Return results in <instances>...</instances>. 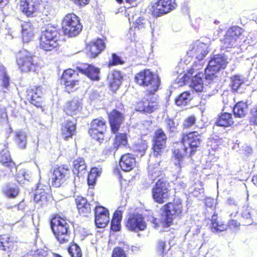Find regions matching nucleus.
<instances>
[{"instance_id": "nucleus-1", "label": "nucleus", "mask_w": 257, "mask_h": 257, "mask_svg": "<svg viewBox=\"0 0 257 257\" xmlns=\"http://www.w3.org/2000/svg\"><path fill=\"white\" fill-rule=\"evenodd\" d=\"M202 133L198 131L183 133L179 142L172 151L173 157L177 162V165L181 168V163L187 154L189 157L194 155L200 147Z\"/></svg>"}, {"instance_id": "nucleus-2", "label": "nucleus", "mask_w": 257, "mask_h": 257, "mask_svg": "<svg viewBox=\"0 0 257 257\" xmlns=\"http://www.w3.org/2000/svg\"><path fill=\"white\" fill-rule=\"evenodd\" d=\"M107 118L110 132L115 134L113 140V147L115 150L126 147L128 145V136L125 133H118L123 123L125 116L116 109H113L107 113Z\"/></svg>"}, {"instance_id": "nucleus-3", "label": "nucleus", "mask_w": 257, "mask_h": 257, "mask_svg": "<svg viewBox=\"0 0 257 257\" xmlns=\"http://www.w3.org/2000/svg\"><path fill=\"white\" fill-rule=\"evenodd\" d=\"M49 224L55 238L60 244L69 241L71 234L70 225V221L65 217L54 213L51 215Z\"/></svg>"}, {"instance_id": "nucleus-4", "label": "nucleus", "mask_w": 257, "mask_h": 257, "mask_svg": "<svg viewBox=\"0 0 257 257\" xmlns=\"http://www.w3.org/2000/svg\"><path fill=\"white\" fill-rule=\"evenodd\" d=\"M163 218L160 223L164 228H167L173 224L174 220L180 219L184 212V207L182 200L180 198H174L168 202L161 208Z\"/></svg>"}, {"instance_id": "nucleus-5", "label": "nucleus", "mask_w": 257, "mask_h": 257, "mask_svg": "<svg viewBox=\"0 0 257 257\" xmlns=\"http://www.w3.org/2000/svg\"><path fill=\"white\" fill-rule=\"evenodd\" d=\"M134 81L139 86L150 87V89L146 91L147 96L155 94L161 85L159 76L150 69H144L137 73L134 77Z\"/></svg>"}, {"instance_id": "nucleus-6", "label": "nucleus", "mask_w": 257, "mask_h": 257, "mask_svg": "<svg viewBox=\"0 0 257 257\" xmlns=\"http://www.w3.org/2000/svg\"><path fill=\"white\" fill-rule=\"evenodd\" d=\"M60 41V33L57 27L48 26L39 38V47L44 51L57 50Z\"/></svg>"}, {"instance_id": "nucleus-7", "label": "nucleus", "mask_w": 257, "mask_h": 257, "mask_svg": "<svg viewBox=\"0 0 257 257\" xmlns=\"http://www.w3.org/2000/svg\"><path fill=\"white\" fill-rule=\"evenodd\" d=\"M16 62L22 73H37L41 68V65L36 59V57L27 51L19 52L17 54Z\"/></svg>"}, {"instance_id": "nucleus-8", "label": "nucleus", "mask_w": 257, "mask_h": 257, "mask_svg": "<svg viewBox=\"0 0 257 257\" xmlns=\"http://www.w3.org/2000/svg\"><path fill=\"white\" fill-rule=\"evenodd\" d=\"M170 183L164 178L157 180L152 188V197L154 201L163 204L171 197Z\"/></svg>"}, {"instance_id": "nucleus-9", "label": "nucleus", "mask_w": 257, "mask_h": 257, "mask_svg": "<svg viewBox=\"0 0 257 257\" xmlns=\"http://www.w3.org/2000/svg\"><path fill=\"white\" fill-rule=\"evenodd\" d=\"M244 30L238 26L229 27L221 40L225 49L235 47L244 38Z\"/></svg>"}, {"instance_id": "nucleus-10", "label": "nucleus", "mask_w": 257, "mask_h": 257, "mask_svg": "<svg viewBox=\"0 0 257 257\" xmlns=\"http://www.w3.org/2000/svg\"><path fill=\"white\" fill-rule=\"evenodd\" d=\"M107 129L106 120L102 117L93 119L88 129L91 139L102 144L105 139V133Z\"/></svg>"}, {"instance_id": "nucleus-11", "label": "nucleus", "mask_w": 257, "mask_h": 257, "mask_svg": "<svg viewBox=\"0 0 257 257\" xmlns=\"http://www.w3.org/2000/svg\"><path fill=\"white\" fill-rule=\"evenodd\" d=\"M82 28L79 17H65L62 21L61 29L63 35L67 37L77 36L82 31Z\"/></svg>"}, {"instance_id": "nucleus-12", "label": "nucleus", "mask_w": 257, "mask_h": 257, "mask_svg": "<svg viewBox=\"0 0 257 257\" xmlns=\"http://www.w3.org/2000/svg\"><path fill=\"white\" fill-rule=\"evenodd\" d=\"M78 73L74 69L68 68L63 71L60 77V83L64 86V91L68 93L77 89L80 80L76 78Z\"/></svg>"}, {"instance_id": "nucleus-13", "label": "nucleus", "mask_w": 257, "mask_h": 257, "mask_svg": "<svg viewBox=\"0 0 257 257\" xmlns=\"http://www.w3.org/2000/svg\"><path fill=\"white\" fill-rule=\"evenodd\" d=\"M167 135L162 128L159 127L155 130L152 141V150L155 157L163 154L167 147Z\"/></svg>"}, {"instance_id": "nucleus-14", "label": "nucleus", "mask_w": 257, "mask_h": 257, "mask_svg": "<svg viewBox=\"0 0 257 257\" xmlns=\"http://www.w3.org/2000/svg\"><path fill=\"white\" fill-rule=\"evenodd\" d=\"M70 175L69 167L66 165H58L51 171L50 180L52 186L58 188L65 184Z\"/></svg>"}, {"instance_id": "nucleus-15", "label": "nucleus", "mask_w": 257, "mask_h": 257, "mask_svg": "<svg viewBox=\"0 0 257 257\" xmlns=\"http://www.w3.org/2000/svg\"><path fill=\"white\" fill-rule=\"evenodd\" d=\"M226 61L223 56L218 54L214 55L209 61L205 71V78L213 80L216 77L215 74L226 67Z\"/></svg>"}, {"instance_id": "nucleus-16", "label": "nucleus", "mask_w": 257, "mask_h": 257, "mask_svg": "<svg viewBox=\"0 0 257 257\" xmlns=\"http://www.w3.org/2000/svg\"><path fill=\"white\" fill-rule=\"evenodd\" d=\"M125 226L130 231L139 232L146 229L147 223L142 214L133 213L127 218Z\"/></svg>"}, {"instance_id": "nucleus-17", "label": "nucleus", "mask_w": 257, "mask_h": 257, "mask_svg": "<svg viewBox=\"0 0 257 257\" xmlns=\"http://www.w3.org/2000/svg\"><path fill=\"white\" fill-rule=\"evenodd\" d=\"M157 99L154 97H144L138 101L135 104V110L143 114H150L158 109Z\"/></svg>"}, {"instance_id": "nucleus-18", "label": "nucleus", "mask_w": 257, "mask_h": 257, "mask_svg": "<svg viewBox=\"0 0 257 257\" xmlns=\"http://www.w3.org/2000/svg\"><path fill=\"white\" fill-rule=\"evenodd\" d=\"M94 221L98 228H104L109 222V212L107 208L99 205H96L94 208Z\"/></svg>"}, {"instance_id": "nucleus-19", "label": "nucleus", "mask_w": 257, "mask_h": 257, "mask_svg": "<svg viewBox=\"0 0 257 257\" xmlns=\"http://www.w3.org/2000/svg\"><path fill=\"white\" fill-rule=\"evenodd\" d=\"M105 49V44L102 39L97 38L86 43L85 50L91 58H95Z\"/></svg>"}, {"instance_id": "nucleus-20", "label": "nucleus", "mask_w": 257, "mask_h": 257, "mask_svg": "<svg viewBox=\"0 0 257 257\" xmlns=\"http://www.w3.org/2000/svg\"><path fill=\"white\" fill-rule=\"evenodd\" d=\"M42 88L35 86L27 91V97L29 102L37 107H42L43 99Z\"/></svg>"}, {"instance_id": "nucleus-21", "label": "nucleus", "mask_w": 257, "mask_h": 257, "mask_svg": "<svg viewBox=\"0 0 257 257\" xmlns=\"http://www.w3.org/2000/svg\"><path fill=\"white\" fill-rule=\"evenodd\" d=\"M118 163L121 169L124 172H127L135 168L137 161L134 155L127 153L121 156Z\"/></svg>"}, {"instance_id": "nucleus-22", "label": "nucleus", "mask_w": 257, "mask_h": 257, "mask_svg": "<svg viewBox=\"0 0 257 257\" xmlns=\"http://www.w3.org/2000/svg\"><path fill=\"white\" fill-rule=\"evenodd\" d=\"M76 130V123L68 120L61 124L60 135L63 140L68 141L72 139Z\"/></svg>"}, {"instance_id": "nucleus-23", "label": "nucleus", "mask_w": 257, "mask_h": 257, "mask_svg": "<svg viewBox=\"0 0 257 257\" xmlns=\"http://www.w3.org/2000/svg\"><path fill=\"white\" fill-rule=\"evenodd\" d=\"M82 109V103L81 100L73 99L66 103L63 111L67 115L73 116L80 113Z\"/></svg>"}, {"instance_id": "nucleus-24", "label": "nucleus", "mask_w": 257, "mask_h": 257, "mask_svg": "<svg viewBox=\"0 0 257 257\" xmlns=\"http://www.w3.org/2000/svg\"><path fill=\"white\" fill-rule=\"evenodd\" d=\"M17 241L9 233L0 234V250L9 252L16 246Z\"/></svg>"}, {"instance_id": "nucleus-25", "label": "nucleus", "mask_w": 257, "mask_h": 257, "mask_svg": "<svg viewBox=\"0 0 257 257\" xmlns=\"http://www.w3.org/2000/svg\"><path fill=\"white\" fill-rule=\"evenodd\" d=\"M122 80V76L119 71L113 70L109 73L107 77V82L109 89L115 92L119 87Z\"/></svg>"}, {"instance_id": "nucleus-26", "label": "nucleus", "mask_w": 257, "mask_h": 257, "mask_svg": "<svg viewBox=\"0 0 257 257\" xmlns=\"http://www.w3.org/2000/svg\"><path fill=\"white\" fill-rule=\"evenodd\" d=\"M175 0H159L156 13L159 15L166 14L174 10L177 6Z\"/></svg>"}, {"instance_id": "nucleus-27", "label": "nucleus", "mask_w": 257, "mask_h": 257, "mask_svg": "<svg viewBox=\"0 0 257 257\" xmlns=\"http://www.w3.org/2000/svg\"><path fill=\"white\" fill-rule=\"evenodd\" d=\"M21 27L23 42L27 43L32 41L35 34V29L30 21H24L21 24Z\"/></svg>"}, {"instance_id": "nucleus-28", "label": "nucleus", "mask_w": 257, "mask_h": 257, "mask_svg": "<svg viewBox=\"0 0 257 257\" xmlns=\"http://www.w3.org/2000/svg\"><path fill=\"white\" fill-rule=\"evenodd\" d=\"M75 203L80 215L87 216L91 212V206L87 199L82 196H77Z\"/></svg>"}, {"instance_id": "nucleus-29", "label": "nucleus", "mask_w": 257, "mask_h": 257, "mask_svg": "<svg viewBox=\"0 0 257 257\" xmlns=\"http://www.w3.org/2000/svg\"><path fill=\"white\" fill-rule=\"evenodd\" d=\"M51 196L42 189H38L34 196V201L41 207L49 205Z\"/></svg>"}, {"instance_id": "nucleus-30", "label": "nucleus", "mask_w": 257, "mask_h": 257, "mask_svg": "<svg viewBox=\"0 0 257 257\" xmlns=\"http://www.w3.org/2000/svg\"><path fill=\"white\" fill-rule=\"evenodd\" d=\"M249 104L248 101H239L234 104L232 111L235 117L243 118L247 114Z\"/></svg>"}, {"instance_id": "nucleus-31", "label": "nucleus", "mask_w": 257, "mask_h": 257, "mask_svg": "<svg viewBox=\"0 0 257 257\" xmlns=\"http://www.w3.org/2000/svg\"><path fill=\"white\" fill-rule=\"evenodd\" d=\"M77 70L80 73L87 76L91 80L98 81L100 79L99 69L92 65L88 64L85 68L77 67Z\"/></svg>"}, {"instance_id": "nucleus-32", "label": "nucleus", "mask_w": 257, "mask_h": 257, "mask_svg": "<svg viewBox=\"0 0 257 257\" xmlns=\"http://www.w3.org/2000/svg\"><path fill=\"white\" fill-rule=\"evenodd\" d=\"M234 120L231 113L224 112L220 113L217 116L215 121L217 126L227 127L232 125Z\"/></svg>"}, {"instance_id": "nucleus-33", "label": "nucleus", "mask_w": 257, "mask_h": 257, "mask_svg": "<svg viewBox=\"0 0 257 257\" xmlns=\"http://www.w3.org/2000/svg\"><path fill=\"white\" fill-rule=\"evenodd\" d=\"M86 164L84 160L81 158H77L73 163V173L78 176H82L86 172Z\"/></svg>"}, {"instance_id": "nucleus-34", "label": "nucleus", "mask_w": 257, "mask_h": 257, "mask_svg": "<svg viewBox=\"0 0 257 257\" xmlns=\"http://www.w3.org/2000/svg\"><path fill=\"white\" fill-rule=\"evenodd\" d=\"M210 228L214 231H224L227 229L226 224L220 221L216 213H214L210 219Z\"/></svg>"}, {"instance_id": "nucleus-35", "label": "nucleus", "mask_w": 257, "mask_h": 257, "mask_svg": "<svg viewBox=\"0 0 257 257\" xmlns=\"http://www.w3.org/2000/svg\"><path fill=\"white\" fill-rule=\"evenodd\" d=\"M122 219V212L120 210H116L111 221L110 228L113 231H119L121 228L120 222Z\"/></svg>"}, {"instance_id": "nucleus-36", "label": "nucleus", "mask_w": 257, "mask_h": 257, "mask_svg": "<svg viewBox=\"0 0 257 257\" xmlns=\"http://www.w3.org/2000/svg\"><path fill=\"white\" fill-rule=\"evenodd\" d=\"M242 220L241 222L243 225L250 224L252 222L251 210L248 206H244L242 208L241 213Z\"/></svg>"}, {"instance_id": "nucleus-37", "label": "nucleus", "mask_w": 257, "mask_h": 257, "mask_svg": "<svg viewBox=\"0 0 257 257\" xmlns=\"http://www.w3.org/2000/svg\"><path fill=\"white\" fill-rule=\"evenodd\" d=\"M15 140L20 149H25L27 145V135L26 133L22 131L16 132Z\"/></svg>"}, {"instance_id": "nucleus-38", "label": "nucleus", "mask_w": 257, "mask_h": 257, "mask_svg": "<svg viewBox=\"0 0 257 257\" xmlns=\"http://www.w3.org/2000/svg\"><path fill=\"white\" fill-rule=\"evenodd\" d=\"M67 249L71 257H82L83 256L80 247L74 242L70 243Z\"/></svg>"}, {"instance_id": "nucleus-39", "label": "nucleus", "mask_w": 257, "mask_h": 257, "mask_svg": "<svg viewBox=\"0 0 257 257\" xmlns=\"http://www.w3.org/2000/svg\"><path fill=\"white\" fill-rule=\"evenodd\" d=\"M148 148V143L146 141L141 140L136 143L133 147V151L138 155L140 156H144Z\"/></svg>"}, {"instance_id": "nucleus-40", "label": "nucleus", "mask_w": 257, "mask_h": 257, "mask_svg": "<svg viewBox=\"0 0 257 257\" xmlns=\"http://www.w3.org/2000/svg\"><path fill=\"white\" fill-rule=\"evenodd\" d=\"M191 100L190 94L189 91H184L175 98V103L178 106H185Z\"/></svg>"}, {"instance_id": "nucleus-41", "label": "nucleus", "mask_w": 257, "mask_h": 257, "mask_svg": "<svg viewBox=\"0 0 257 257\" xmlns=\"http://www.w3.org/2000/svg\"><path fill=\"white\" fill-rule=\"evenodd\" d=\"M100 173L101 172L96 167H93L90 169L87 177V183L89 186H93L96 183V179Z\"/></svg>"}, {"instance_id": "nucleus-42", "label": "nucleus", "mask_w": 257, "mask_h": 257, "mask_svg": "<svg viewBox=\"0 0 257 257\" xmlns=\"http://www.w3.org/2000/svg\"><path fill=\"white\" fill-rule=\"evenodd\" d=\"M197 116L195 114H191L186 117L182 122V127L183 130H188L195 125L197 122Z\"/></svg>"}, {"instance_id": "nucleus-43", "label": "nucleus", "mask_w": 257, "mask_h": 257, "mask_svg": "<svg viewBox=\"0 0 257 257\" xmlns=\"http://www.w3.org/2000/svg\"><path fill=\"white\" fill-rule=\"evenodd\" d=\"M248 120L249 125L257 126V103L250 108Z\"/></svg>"}, {"instance_id": "nucleus-44", "label": "nucleus", "mask_w": 257, "mask_h": 257, "mask_svg": "<svg viewBox=\"0 0 257 257\" xmlns=\"http://www.w3.org/2000/svg\"><path fill=\"white\" fill-rule=\"evenodd\" d=\"M4 194L9 198H15L19 193V189L18 187H14L7 185L3 190Z\"/></svg>"}, {"instance_id": "nucleus-45", "label": "nucleus", "mask_w": 257, "mask_h": 257, "mask_svg": "<svg viewBox=\"0 0 257 257\" xmlns=\"http://www.w3.org/2000/svg\"><path fill=\"white\" fill-rule=\"evenodd\" d=\"M191 86L196 92H201L203 89L202 79L196 75L194 76L191 79Z\"/></svg>"}, {"instance_id": "nucleus-46", "label": "nucleus", "mask_w": 257, "mask_h": 257, "mask_svg": "<svg viewBox=\"0 0 257 257\" xmlns=\"http://www.w3.org/2000/svg\"><path fill=\"white\" fill-rule=\"evenodd\" d=\"M124 63V61L120 56L116 53H113L111 54V58L108 61L107 65L109 68H110L114 66L123 65Z\"/></svg>"}, {"instance_id": "nucleus-47", "label": "nucleus", "mask_w": 257, "mask_h": 257, "mask_svg": "<svg viewBox=\"0 0 257 257\" xmlns=\"http://www.w3.org/2000/svg\"><path fill=\"white\" fill-rule=\"evenodd\" d=\"M111 257H127L125 250L120 246L114 247L112 250Z\"/></svg>"}, {"instance_id": "nucleus-48", "label": "nucleus", "mask_w": 257, "mask_h": 257, "mask_svg": "<svg viewBox=\"0 0 257 257\" xmlns=\"http://www.w3.org/2000/svg\"><path fill=\"white\" fill-rule=\"evenodd\" d=\"M243 83V80L239 76L235 75L231 78V86L232 89L237 90Z\"/></svg>"}, {"instance_id": "nucleus-49", "label": "nucleus", "mask_w": 257, "mask_h": 257, "mask_svg": "<svg viewBox=\"0 0 257 257\" xmlns=\"http://www.w3.org/2000/svg\"><path fill=\"white\" fill-rule=\"evenodd\" d=\"M196 58L199 61H200L204 59V58L208 54V51L201 47H197V48L196 49Z\"/></svg>"}, {"instance_id": "nucleus-50", "label": "nucleus", "mask_w": 257, "mask_h": 257, "mask_svg": "<svg viewBox=\"0 0 257 257\" xmlns=\"http://www.w3.org/2000/svg\"><path fill=\"white\" fill-rule=\"evenodd\" d=\"M166 247V242L165 240H160L157 242L156 249L157 251L161 255H164L165 254V248Z\"/></svg>"}, {"instance_id": "nucleus-51", "label": "nucleus", "mask_w": 257, "mask_h": 257, "mask_svg": "<svg viewBox=\"0 0 257 257\" xmlns=\"http://www.w3.org/2000/svg\"><path fill=\"white\" fill-rule=\"evenodd\" d=\"M2 165L11 172L16 171L17 170V166L13 160H10L9 161H6L5 163L3 164Z\"/></svg>"}, {"instance_id": "nucleus-52", "label": "nucleus", "mask_w": 257, "mask_h": 257, "mask_svg": "<svg viewBox=\"0 0 257 257\" xmlns=\"http://www.w3.org/2000/svg\"><path fill=\"white\" fill-rule=\"evenodd\" d=\"M240 222L236 219H229L226 224L227 229H236L239 228L240 226Z\"/></svg>"}, {"instance_id": "nucleus-53", "label": "nucleus", "mask_w": 257, "mask_h": 257, "mask_svg": "<svg viewBox=\"0 0 257 257\" xmlns=\"http://www.w3.org/2000/svg\"><path fill=\"white\" fill-rule=\"evenodd\" d=\"M134 28L141 29L145 27L144 19L143 17H138L133 23Z\"/></svg>"}, {"instance_id": "nucleus-54", "label": "nucleus", "mask_w": 257, "mask_h": 257, "mask_svg": "<svg viewBox=\"0 0 257 257\" xmlns=\"http://www.w3.org/2000/svg\"><path fill=\"white\" fill-rule=\"evenodd\" d=\"M166 126L170 132H173L176 128L175 122L172 118H167L165 120Z\"/></svg>"}, {"instance_id": "nucleus-55", "label": "nucleus", "mask_w": 257, "mask_h": 257, "mask_svg": "<svg viewBox=\"0 0 257 257\" xmlns=\"http://www.w3.org/2000/svg\"><path fill=\"white\" fill-rule=\"evenodd\" d=\"M10 77L6 73H4L2 78V86L5 88H8L10 86Z\"/></svg>"}, {"instance_id": "nucleus-56", "label": "nucleus", "mask_w": 257, "mask_h": 257, "mask_svg": "<svg viewBox=\"0 0 257 257\" xmlns=\"http://www.w3.org/2000/svg\"><path fill=\"white\" fill-rule=\"evenodd\" d=\"M10 160H12L9 152L3 153L1 155V162L2 164L5 163L6 161H9Z\"/></svg>"}, {"instance_id": "nucleus-57", "label": "nucleus", "mask_w": 257, "mask_h": 257, "mask_svg": "<svg viewBox=\"0 0 257 257\" xmlns=\"http://www.w3.org/2000/svg\"><path fill=\"white\" fill-rule=\"evenodd\" d=\"M194 73V69L193 68L189 69L183 76L184 80L187 81L188 79H190L192 77Z\"/></svg>"}, {"instance_id": "nucleus-58", "label": "nucleus", "mask_w": 257, "mask_h": 257, "mask_svg": "<svg viewBox=\"0 0 257 257\" xmlns=\"http://www.w3.org/2000/svg\"><path fill=\"white\" fill-rule=\"evenodd\" d=\"M226 202L227 204L229 205H235L237 204V202L233 198L229 197L227 199Z\"/></svg>"}, {"instance_id": "nucleus-59", "label": "nucleus", "mask_w": 257, "mask_h": 257, "mask_svg": "<svg viewBox=\"0 0 257 257\" xmlns=\"http://www.w3.org/2000/svg\"><path fill=\"white\" fill-rule=\"evenodd\" d=\"M152 222L154 224L155 227H158L160 226L159 220L156 217H153Z\"/></svg>"}, {"instance_id": "nucleus-60", "label": "nucleus", "mask_w": 257, "mask_h": 257, "mask_svg": "<svg viewBox=\"0 0 257 257\" xmlns=\"http://www.w3.org/2000/svg\"><path fill=\"white\" fill-rule=\"evenodd\" d=\"M252 182L257 187V174L254 175L252 178Z\"/></svg>"}, {"instance_id": "nucleus-61", "label": "nucleus", "mask_w": 257, "mask_h": 257, "mask_svg": "<svg viewBox=\"0 0 257 257\" xmlns=\"http://www.w3.org/2000/svg\"><path fill=\"white\" fill-rule=\"evenodd\" d=\"M137 0H125L126 3L132 4L136 2Z\"/></svg>"}, {"instance_id": "nucleus-62", "label": "nucleus", "mask_w": 257, "mask_h": 257, "mask_svg": "<svg viewBox=\"0 0 257 257\" xmlns=\"http://www.w3.org/2000/svg\"><path fill=\"white\" fill-rule=\"evenodd\" d=\"M53 257H62L60 254L56 253H53Z\"/></svg>"}, {"instance_id": "nucleus-63", "label": "nucleus", "mask_w": 257, "mask_h": 257, "mask_svg": "<svg viewBox=\"0 0 257 257\" xmlns=\"http://www.w3.org/2000/svg\"><path fill=\"white\" fill-rule=\"evenodd\" d=\"M115 1L119 4H121L123 3V0H115Z\"/></svg>"}, {"instance_id": "nucleus-64", "label": "nucleus", "mask_w": 257, "mask_h": 257, "mask_svg": "<svg viewBox=\"0 0 257 257\" xmlns=\"http://www.w3.org/2000/svg\"><path fill=\"white\" fill-rule=\"evenodd\" d=\"M116 170H117V172H118V174H119V176L120 178H121V174H120V172L119 171V170L118 169H116Z\"/></svg>"}]
</instances>
